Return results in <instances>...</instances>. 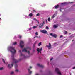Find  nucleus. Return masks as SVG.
<instances>
[{
    "instance_id": "obj_1",
    "label": "nucleus",
    "mask_w": 75,
    "mask_h": 75,
    "mask_svg": "<svg viewBox=\"0 0 75 75\" xmlns=\"http://www.w3.org/2000/svg\"><path fill=\"white\" fill-rule=\"evenodd\" d=\"M7 50L8 51H10L12 54L11 56V59H12L13 62L11 65V64H8V67L10 68H11L13 66L14 64L17 63L18 62V61L14 59V54L16 53V50H15L14 47H13L9 46L7 48Z\"/></svg>"
},
{
    "instance_id": "obj_2",
    "label": "nucleus",
    "mask_w": 75,
    "mask_h": 75,
    "mask_svg": "<svg viewBox=\"0 0 75 75\" xmlns=\"http://www.w3.org/2000/svg\"><path fill=\"white\" fill-rule=\"evenodd\" d=\"M20 46L21 48H23L24 46V42L23 41H21L20 43Z\"/></svg>"
},
{
    "instance_id": "obj_3",
    "label": "nucleus",
    "mask_w": 75,
    "mask_h": 75,
    "mask_svg": "<svg viewBox=\"0 0 75 75\" xmlns=\"http://www.w3.org/2000/svg\"><path fill=\"white\" fill-rule=\"evenodd\" d=\"M27 49H29V50H31V48L30 47H28L26 48H24L23 50L22 51L23 52H27Z\"/></svg>"
},
{
    "instance_id": "obj_4",
    "label": "nucleus",
    "mask_w": 75,
    "mask_h": 75,
    "mask_svg": "<svg viewBox=\"0 0 75 75\" xmlns=\"http://www.w3.org/2000/svg\"><path fill=\"white\" fill-rule=\"evenodd\" d=\"M44 24H45L44 21H43L42 23H40L39 26V28H42V27H43V25Z\"/></svg>"
},
{
    "instance_id": "obj_5",
    "label": "nucleus",
    "mask_w": 75,
    "mask_h": 75,
    "mask_svg": "<svg viewBox=\"0 0 75 75\" xmlns=\"http://www.w3.org/2000/svg\"><path fill=\"white\" fill-rule=\"evenodd\" d=\"M68 3H72V2H69V3H66V2H65V3H61V5H63V6H65V5H67V4Z\"/></svg>"
},
{
    "instance_id": "obj_6",
    "label": "nucleus",
    "mask_w": 75,
    "mask_h": 75,
    "mask_svg": "<svg viewBox=\"0 0 75 75\" xmlns=\"http://www.w3.org/2000/svg\"><path fill=\"white\" fill-rule=\"evenodd\" d=\"M50 35L51 36H52L53 37H54L55 38H56L57 37V35L55 34H52V33H50Z\"/></svg>"
},
{
    "instance_id": "obj_7",
    "label": "nucleus",
    "mask_w": 75,
    "mask_h": 75,
    "mask_svg": "<svg viewBox=\"0 0 75 75\" xmlns=\"http://www.w3.org/2000/svg\"><path fill=\"white\" fill-rule=\"evenodd\" d=\"M42 50V49L41 48L40 49L38 48L37 49V50L38 51V52H40V54H41V52Z\"/></svg>"
},
{
    "instance_id": "obj_8",
    "label": "nucleus",
    "mask_w": 75,
    "mask_h": 75,
    "mask_svg": "<svg viewBox=\"0 0 75 75\" xmlns=\"http://www.w3.org/2000/svg\"><path fill=\"white\" fill-rule=\"evenodd\" d=\"M46 47L48 48V49H51V44L49 43V45H47Z\"/></svg>"
},
{
    "instance_id": "obj_9",
    "label": "nucleus",
    "mask_w": 75,
    "mask_h": 75,
    "mask_svg": "<svg viewBox=\"0 0 75 75\" xmlns=\"http://www.w3.org/2000/svg\"><path fill=\"white\" fill-rule=\"evenodd\" d=\"M40 32L44 33V34H47V32L45 30H43L40 31Z\"/></svg>"
},
{
    "instance_id": "obj_10",
    "label": "nucleus",
    "mask_w": 75,
    "mask_h": 75,
    "mask_svg": "<svg viewBox=\"0 0 75 75\" xmlns=\"http://www.w3.org/2000/svg\"><path fill=\"white\" fill-rule=\"evenodd\" d=\"M37 65L38 66V67H40V68H44V66L40 65V64H38Z\"/></svg>"
},
{
    "instance_id": "obj_11",
    "label": "nucleus",
    "mask_w": 75,
    "mask_h": 75,
    "mask_svg": "<svg viewBox=\"0 0 75 75\" xmlns=\"http://www.w3.org/2000/svg\"><path fill=\"white\" fill-rule=\"evenodd\" d=\"M33 15L32 13H30L28 15L31 18Z\"/></svg>"
},
{
    "instance_id": "obj_12",
    "label": "nucleus",
    "mask_w": 75,
    "mask_h": 75,
    "mask_svg": "<svg viewBox=\"0 0 75 75\" xmlns=\"http://www.w3.org/2000/svg\"><path fill=\"white\" fill-rule=\"evenodd\" d=\"M28 70L29 73V74H31V73H32V71H30V69H28Z\"/></svg>"
},
{
    "instance_id": "obj_13",
    "label": "nucleus",
    "mask_w": 75,
    "mask_h": 75,
    "mask_svg": "<svg viewBox=\"0 0 75 75\" xmlns=\"http://www.w3.org/2000/svg\"><path fill=\"white\" fill-rule=\"evenodd\" d=\"M19 52L21 53L20 55L21 56H23V54L21 53V50H19Z\"/></svg>"
},
{
    "instance_id": "obj_14",
    "label": "nucleus",
    "mask_w": 75,
    "mask_h": 75,
    "mask_svg": "<svg viewBox=\"0 0 75 75\" xmlns=\"http://www.w3.org/2000/svg\"><path fill=\"white\" fill-rule=\"evenodd\" d=\"M53 27L54 28H57L58 27V25H54L53 26Z\"/></svg>"
},
{
    "instance_id": "obj_15",
    "label": "nucleus",
    "mask_w": 75,
    "mask_h": 75,
    "mask_svg": "<svg viewBox=\"0 0 75 75\" xmlns=\"http://www.w3.org/2000/svg\"><path fill=\"white\" fill-rule=\"evenodd\" d=\"M33 20H35V21H37L38 22V23H39L38 22V20L37 19H36L35 18H34L33 19Z\"/></svg>"
},
{
    "instance_id": "obj_16",
    "label": "nucleus",
    "mask_w": 75,
    "mask_h": 75,
    "mask_svg": "<svg viewBox=\"0 0 75 75\" xmlns=\"http://www.w3.org/2000/svg\"><path fill=\"white\" fill-rule=\"evenodd\" d=\"M17 42H15L13 43L12 45H17Z\"/></svg>"
},
{
    "instance_id": "obj_17",
    "label": "nucleus",
    "mask_w": 75,
    "mask_h": 75,
    "mask_svg": "<svg viewBox=\"0 0 75 75\" xmlns=\"http://www.w3.org/2000/svg\"><path fill=\"white\" fill-rule=\"evenodd\" d=\"M25 16V18H29L30 17L28 16H27V15H24Z\"/></svg>"
},
{
    "instance_id": "obj_18",
    "label": "nucleus",
    "mask_w": 75,
    "mask_h": 75,
    "mask_svg": "<svg viewBox=\"0 0 75 75\" xmlns=\"http://www.w3.org/2000/svg\"><path fill=\"white\" fill-rule=\"evenodd\" d=\"M37 43V41H36L34 43L33 46V48L34 47V46H35V44H36Z\"/></svg>"
},
{
    "instance_id": "obj_19",
    "label": "nucleus",
    "mask_w": 75,
    "mask_h": 75,
    "mask_svg": "<svg viewBox=\"0 0 75 75\" xmlns=\"http://www.w3.org/2000/svg\"><path fill=\"white\" fill-rule=\"evenodd\" d=\"M42 43V42H40L38 44V46H40L41 45V44Z\"/></svg>"
},
{
    "instance_id": "obj_20",
    "label": "nucleus",
    "mask_w": 75,
    "mask_h": 75,
    "mask_svg": "<svg viewBox=\"0 0 75 75\" xmlns=\"http://www.w3.org/2000/svg\"><path fill=\"white\" fill-rule=\"evenodd\" d=\"M37 27V26H33L32 28H33L34 29H35V28H36Z\"/></svg>"
},
{
    "instance_id": "obj_21",
    "label": "nucleus",
    "mask_w": 75,
    "mask_h": 75,
    "mask_svg": "<svg viewBox=\"0 0 75 75\" xmlns=\"http://www.w3.org/2000/svg\"><path fill=\"white\" fill-rule=\"evenodd\" d=\"M55 16H56V14H54L52 16V18H54V17H55Z\"/></svg>"
},
{
    "instance_id": "obj_22",
    "label": "nucleus",
    "mask_w": 75,
    "mask_h": 75,
    "mask_svg": "<svg viewBox=\"0 0 75 75\" xmlns=\"http://www.w3.org/2000/svg\"><path fill=\"white\" fill-rule=\"evenodd\" d=\"M32 28H29V29L28 30V31H30L31 30H32Z\"/></svg>"
},
{
    "instance_id": "obj_23",
    "label": "nucleus",
    "mask_w": 75,
    "mask_h": 75,
    "mask_svg": "<svg viewBox=\"0 0 75 75\" xmlns=\"http://www.w3.org/2000/svg\"><path fill=\"white\" fill-rule=\"evenodd\" d=\"M55 8L56 9L58 8V5L56 6H55Z\"/></svg>"
},
{
    "instance_id": "obj_24",
    "label": "nucleus",
    "mask_w": 75,
    "mask_h": 75,
    "mask_svg": "<svg viewBox=\"0 0 75 75\" xmlns=\"http://www.w3.org/2000/svg\"><path fill=\"white\" fill-rule=\"evenodd\" d=\"M50 20H51V19H50V18H49L48 19V21H50Z\"/></svg>"
},
{
    "instance_id": "obj_25",
    "label": "nucleus",
    "mask_w": 75,
    "mask_h": 75,
    "mask_svg": "<svg viewBox=\"0 0 75 75\" xmlns=\"http://www.w3.org/2000/svg\"><path fill=\"white\" fill-rule=\"evenodd\" d=\"M14 74V72L13 71H12L11 72L10 74L11 75H12V74Z\"/></svg>"
},
{
    "instance_id": "obj_26",
    "label": "nucleus",
    "mask_w": 75,
    "mask_h": 75,
    "mask_svg": "<svg viewBox=\"0 0 75 75\" xmlns=\"http://www.w3.org/2000/svg\"><path fill=\"white\" fill-rule=\"evenodd\" d=\"M46 29H47V30H48L49 29V28H48V27L46 26Z\"/></svg>"
},
{
    "instance_id": "obj_27",
    "label": "nucleus",
    "mask_w": 75,
    "mask_h": 75,
    "mask_svg": "<svg viewBox=\"0 0 75 75\" xmlns=\"http://www.w3.org/2000/svg\"><path fill=\"white\" fill-rule=\"evenodd\" d=\"M38 33L36 32L35 33V35H38Z\"/></svg>"
},
{
    "instance_id": "obj_28",
    "label": "nucleus",
    "mask_w": 75,
    "mask_h": 75,
    "mask_svg": "<svg viewBox=\"0 0 75 75\" xmlns=\"http://www.w3.org/2000/svg\"><path fill=\"white\" fill-rule=\"evenodd\" d=\"M18 70L17 69H16L15 70V72H18Z\"/></svg>"
},
{
    "instance_id": "obj_29",
    "label": "nucleus",
    "mask_w": 75,
    "mask_h": 75,
    "mask_svg": "<svg viewBox=\"0 0 75 75\" xmlns=\"http://www.w3.org/2000/svg\"><path fill=\"white\" fill-rule=\"evenodd\" d=\"M64 34H67V32L66 31H65L64 32Z\"/></svg>"
},
{
    "instance_id": "obj_30",
    "label": "nucleus",
    "mask_w": 75,
    "mask_h": 75,
    "mask_svg": "<svg viewBox=\"0 0 75 75\" xmlns=\"http://www.w3.org/2000/svg\"><path fill=\"white\" fill-rule=\"evenodd\" d=\"M19 38H21V37H22V36L21 35H19Z\"/></svg>"
},
{
    "instance_id": "obj_31",
    "label": "nucleus",
    "mask_w": 75,
    "mask_h": 75,
    "mask_svg": "<svg viewBox=\"0 0 75 75\" xmlns=\"http://www.w3.org/2000/svg\"><path fill=\"white\" fill-rule=\"evenodd\" d=\"M2 59V61H3V62H4V63H5V61H4V59Z\"/></svg>"
},
{
    "instance_id": "obj_32",
    "label": "nucleus",
    "mask_w": 75,
    "mask_h": 75,
    "mask_svg": "<svg viewBox=\"0 0 75 75\" xmlns=\"http://www.w3.org/2000/svg\"><path fill=\"white\" fill-rule=\"evenodd\" d=\"M46 6V4H43V5L42 6L43 7H44V6Z\"/></svg>"
},
{
    "instance_id": "obj_33",
    "label": "nucleus",
    "mask_w": 75,
    "mask_h": 75,
    "mask_svg": "<svg viewBox=\"0 0 75 75\" xmlns=\"http://www.w3.org/2000/svg\"><path fill=\"white\" fill-rule=\"evenodd\" d=\"M27 52L28 54H30V51H28Z\"/></svg>"
},
{
    "instance_id": "obj_34",
    "label": "nucleus",
    "mask_w": 75,
    "mask_h": 75,
    "mask_svg": "<svg viewBox=\"0 0 75 75\" xmlns=\"http://www.w3.org/2000/svg\"><path fill=\"white\" fill-rule=\"evenodd\" d=\"M3 69V67L0 68V70H2V69Z\"/></svg>"
},
{
    "instance_id": "obj_35",
    "label": "nucleus",
    "mask_w": 75,
    "mask_h": 75,
    "mask_svg": "<svg viewBox=\"0 0 75 75\" xmlns=\"http://www.w3.org/2000/svg\"><path fill=\"white\" fill-rule=\"evenodd\" d=\"M53 59V58L52 57L51 59H50V61H51Z\"/></svg>"
},
{
    "instance_id": "obj_36",
    "label": "nucleus",
    "mask_w": 75,
    "mask_h": 75,
    "mask_svg": "<svg viewBox=\"0 0 75 75\" xmlns=\"http://www.w3.org/2000/svg\"><path fill=\"white\" fill-rule=\"evenodd\" d=\"M15 68H17V65H15Z\"/></svg>"
},
{
    "instance_id": "obj_37",
    "label": "nucleus",
    "mask_w": 75,
    "mask_h": 75,
    "mask_svg": "<svg viewBox=\"0 0 75 75\" xmlns=\"http://www.w3.org/2000/svg\"><path fill=\"white\" fill-rule=\"evenodd\" d=\"M39 15H40V14L38 13V14H37L36 16H39Z\"/></svg>"
},
{
    "instance_id": "obj_38",
    "label": "nucleus",
    "mask_w": 75,
    "mask_h": 75,
    "mask_svg": "<svg viewBox=\"0 0 75 75\" xmlns=\"http://www.w3.org/2000/svg\"><path fill=\"white\" fill-rule=\"evenodd\" d=\"M35 37H37V38H38V37L37 36H35V37H34V38H35Z\"/></svg>"
},
{
    "instance_id": "obj_39",
    "label": "nucleus",
    "mask_w": 75,
    "mask_h": 75,
    "mask_svg": "<svg viewBox=\"0 0 75 75\" xmlns=\"http://www.w3.org/2000/svg\"><path fill=\"white\" fill-rule=\"evenodd\" d=\"M63 37V36L61 35H60V38H61L62 37Z\"/></svg>"
},
{
    "instance_id": "obj_40",
    "label": "nucleus",
    "mask_w": 75,
    "mask_h": 75,
    "mask_svg": "<svg viewBox=\"0 0 75 75\" xmlns=\"http://www.w3.org/2000/svg\"><path fill=\"white\" fill-rule=\"evenodd\" d=\"M32 68V67L31 66L29 67V68H30V69H31Z\"/></svg>"
},
{
    "instance_id": "obj_41",
    "label": "nucleus",
    "mask_w": 75,
    "mask_h": 75,
    "mask_svg": "<svg viewBox=\"0 0 75 75\" xmlns=\"http://www.w3.org/2000/svg\"><path fill=\"white\" fill-rule=\"evenodd\" d=\"M14 38V39L16 38V36H15V37Z\"/></svg>"
},
{
    "instance_id": "obj_42",
    "label": "nucleus",
    "mask_w": 75,
    "mask_h": 75,
    "mask_svg": "<svg viewBox=\"0 0 75 75\" xmlns=\"http://www.w3.org/2000/svg\"><path fill=\"white\" fill-rule=\"evenodd\" d=\"M47 19H46V23H47Z\"/></svg>"
},
{
    "instance_id": "obj_43",
    "label": "nucleus",
    "mask_w": 75,
    "mask_h": 75,
    "mask_svg": "<svg viewBox=\"0 0 75 75\" xmlns=\"http://www.w3.org/2000/svg\"><path fill=\"white\" fill-rule=\"evenodd\" d=\"M56 44H57V43H54V45H56Z\"/></svg>"
},
{
    "instance_id": "obj_44",
    "label": "nucleus",
    "mask_w": 75,
    "mask_h": 75,
    "mask_svg": "<svg viewBox=\"0 0 75 75\" xmlns=\"http://www.w3.org/2000/svg\"><path fill=\"white\" fill-rule=\"evenodd\" d=\"M73 69H75V67H73Z\"/></svg>"
},
{
    "instance_id": "obj_45",
    "label": "nucleus",
    "mask_w": 75,
    "mask_h": 75,
    "mask_svg": "<svg viewBox=\"0 0 75 75\" xmlns=\"http://www.w3.org/2000/svg\"><path fill=\"white\" fill-rule=\"evenodd\" d=\"M35 75H39L38 74H36Z\"/></svg>"
},
{
    "instance_id": "obj_46",
    "label": "nucleus",
    "mask_w": 75,
    "mask_h": 75,
    "mask_svg": "<svg viewBox=\"0 0 75 75\" xmlns=\"http://www.w3.org/2000/svg\"><path fill=\"white\" fill-rule=\"evenodd\" d=\"M52 66L53 65V63H52Z\"/></svg>"
},
{
    "instance_id": "obj_47",
    "label": "nucleus",
    "mask_w": 75,
    "mask_h": 75,
    "mask_svg": "<svg viewBox=\"0 0 75 75\" xmlns=\"http://www.w3.org/2000/svg\"><path fill=\"white\" fill-rule=\"evenodd\" d=\"M32 25V24H30L29 25H30H30Z\"/></svg>"
},
{
    "instance_id": "obj_48",
    "label": "nucleus",
    "mask_w": 75,
    "mask_h": 75,
    "mask_svg": "<svg viewBox=\"0 0 75 75\" xmlns=\"http://www.w3.org/2000/svg\"><path fill=\"white\" fill-rule=\"evenodd\" d=\"M33 11L34 12H35V10H33Z\"/></svg>"
},
{
    "instance_id": "obj_49",
    "label": "nucleus",
    "mask_w": 75,
    "mask_h": 75,
    "mask_svg": "<svg viewBox=\"0 0 75 75\" xmlns=\"http://www.w3.org/2000/svg\"><path fill=\"white\" fill-rule=\"evenodd\" d=\"M21 60V59H19V61H20Z\"/></svg>"
},
{
    "instance_id": "obj_50",
    "label": "nucleus",
    "mask_w": 75,
    "mask_h": 75,
    "mask_svg": "<svg viewBox=\"0 0 75 75\" xmlns=\"http://www.w3.org/2000/svg\"><path fill=\"white\" fill-rule=\"evenodd\" d=\"M60 11H61V9H60Z\"/></svg>"
},
{
    "instance_id": "obj_51",
    "label": "nucleus",
    "mask_w": 75,
    "mask_h": 75,
    "mask_svg": "<svg viewBox=\"0 0 75 75\" xmlns=\"http://www.w3.org/2000/svg\"><path fill=\"white\" fill-rule=\"evenodd\" d=\"M0 20H1V18H0Z\"/></svg>"
},
{
    "instance_id": "obj_52",
    "label": "nucleus",
    "mask_w": 75,
    "mask_h": 75,
    "mask_svg": "<svg viewBox=\"0 0 75 75\" xmlns=\"http://www.w3.org/2000/svg\"><path fill=\"white\" fill-rule=\"evenodd\" d=\"M74 41V40H72V41Z\"/></svg>"
},
{
    "instance_id": "obj_53",
    "label": "nucleus",
    "mask_w": 75,
    "mask_h": 75,
    "mask_svg": "<svg viewBox=\"0 0 75 75\" xmlns=\"http://www.w3.org/2000/svg\"><path fill=\"white\" fill-rule=\"evenodd\" d=\"M33 51H34V50H33Z\"/></svg>"
},
{
    "instance_id": "obj_54",
    "label": "nucleus",
    "mask_w": 75,
    "mask_h": 75,
    "mask_svg": "<svg viewBox=\"0 0 75 75\" xmlns=\"http://www.w3.org/2000/svg\"><path fill=\"white\" fill-rule=\"evenodd\" d=\"M70 75H71V74Z\"/></svg>"
}]
</instances>
